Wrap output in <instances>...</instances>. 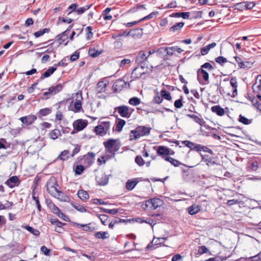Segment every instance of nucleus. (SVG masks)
Segmentation results:
<instances>
[{"instance_id":"1","label":"nucleus","mask_w":261,"mask_h":261,"mask_svg":"<svg viewBox=\"0 0 261 261\" xmlns=\"http://www.w3.org/2000/svg\"><path fill=\"white\" fill-rule=\"evenodd\" d=\"M135 62L138 66H140L142 69H146V72L150 73L153 70V67L150 65L148 61V57L143 50L139 52L135 59Z\"/></svg>"},{"instance_id":"2","label":"nucleus","mask_w":261,"mask_h":261,"mask_svg":"<svg viewBox=\"0 0 261 261\" xmlns=\"http://www.w3.org/2000/svg\"><path fill=\"white\" fill-rule=\"evenodd\" d=\"M103 145L107 152L113 154L114 155L115 152L120 149L121 143L119 140L109 139L107 141L103 142Z\"/></svg>"},{"instance_id":"3","label":"nucleus","mask_w":261,"mask_h":261,"mask_svg":"<svg viewBox=\"0 0 261 261\" xmlns=\"http://www.w3.org/2000/svg\"><path fill=\"white\" fill-rule=\"evenodd\" d=\"M98 123V125L94 128V131L97 135L104 136L107 134L110 129V122L99 120Z\"/></svg>"},{"instance_id":"4","label":"nucleus","mask_w":261,"mask_h":261,"mask_svg":"<svg viewBox=\"0 0 261 261\" xmlns=\"http://www.w3.org/2000/svg\"><path fill=\"white\" fill-rule=\"evenodd\" d=\"M95 154L92 152H89L84 155L82 158L79 157L77 159V163H81L87 168L90 167L94 162Z\"/></svg>"},{"instance_id":"5","label":"nucleus","mask_w":261,"mask_h":261,"mask_svg":"<svg viewBox=\"0 0 261 261\" xmlns=\"http://www.w3.org/2000/svg\"><path fill=\"white\" fill-rule=\"evenodd\" d=\"M54 181H53L51 178H50L47 182V191L50 195L55 197H57V194H58L59 190L58 189V184L57 181L54 179Z\"/></svg>"},{"instance_id":"6","label":"nucleus","mask_w":261,"mask_h":261,"mask_svg":"<svg viewBox=\"0 0 261 261\" xmlns=\"http://www.w3.org/2000/svg\"><path fill=\"white\" fill-rule=\"evenodd\" d=\"M124 87L129 88V83L119 79L117 80L113 84L112 90L114 93H117L122 91Z\"/></svg>"},{"instance_id":"7","label":"nucleus","mask_w":261,"mask_h":261,"mask_svg":"<svg viewBox=\"0 0 261 261\" xmlns=\"http://www.w3.org/2000/svg\"><path fill=\"white\" fill-rule=\"evenodd\" d=\"M163 204V201L159 198H152L146 200L145 203L144 208L155 210Z\"/></svg>"},{"instance_id":"8","label":"nucleus","mask_w":261,"mask_h":261,"mask_svg":"<svg viewBox=\"0 0 261 261\" xmlns=\"http://www.w3.org/2000/svg\"><path fill=\"white\" fill-rule=\"evenodd\" d=\"M73 100H75L74 107L75 109V112H79L82 110V101L83 100V97L82 93L77 92L75 94H73L72 96Z\"/></svg>"},{"instance_id":"9","label":"nucleus","mask_w":261,"mask_h":261,"mask_svg":"<svg viewBox=\"0 0 261 261\" xmlns=\"http://www.w3.org/2000/svg\"><path fill=\"white\" fill-rule=\"evenodd\" d=\"M109 177L103 172H100L96 176L95 179L99 186H106L109 182Z\"/></svg>"},{"instance_id":"10","label":"nucleus","mask_w":261,"mask_h":261,"mask_svg":"<svg viewBox=\"0 0 261 261\" xmlns=\"http://www.w3.org/2000/svg\"><path fill=\"white\" fill-rule=\"evenodd\" d=\"M88 125L86 120L79 119L75 121L73 123V127L77 132L83 130Z\"/></svg>"},{"instance_id":"11","label":"nucleus","mask_w":261,"mask_h":261,"mask_svg":"<svg viewBox=\"0 0 261 261\" xmlns=\"http://www.w3.org/2000/svg\"><path fill=\"white\" fill-rule=\"evenodd\" d=\"M116 110H117L118 113L120 115L124 118H129L130 116V113H129L128 107L126 106H121L116 108Z\"/></svg>"},{"instance_id":"12","label":"nucleus","mask_w":261,"mask_h":261,"mask_svg":"<svg viewBox=\"0 0 261 261\" xmlns=\"http://www.w3.org/2000/svg\"><path fill=\"white\" fill-rule=\"evenodd\" d=\"M19 182V178L17 176H13L5 182V184L9 188H13L16 186H18Z\"/></svg>"},{"instance_id":"13","label":"nucleus","mask_w":261,"mask_h":261,"mask_svg":"<svg viewBox=\"0 0 261 261\" xmlns=\"http://www.w3.org/2000/svg\"><path fill=\"white\" fill-rule=\"evenodd\" d=\"M156 152L159 155L161 156L162 158L163 156H167L166 155L169 154H172L170 153V149L164 146L158 147Z\"/></svg>"},{"instance_id":"14","label":"nucleus","mask_w":261,"mask_h":261,"mask_svg":"<svg viewBox=\"0 0 261 261\" xmlns=\"http://www.w3.org/2000/svg\"><path fill=\"white\" fill-rule=\"evenodd\" d=\"M201 75L202 76V78L204 80L205 82H207V83H208L209 81V74L208 72L204 70L203 69H199L197 71V79L200 83V84H203L199 80V75Z\"/></svg>"},{"instance_id":"15","label":"nucleus","mask_w":261,"mask_h":261,"mask_svg":"<svg viewBox=\"0 0 261 261\" xmlns=\"http://www.w3.org/2000/svg\"><path fill=\"white\" fill-rule=\"evenodd\" d=\"M175 46L161 47L158 51L161 53L166 52V55L171 56L176 51Z\"/></svg>"},{"instance_id":"16","label":"nucleus","mask_w":261,"mask_h":261,"mask_svg":"<svg viewBox=\"0 0 261 261\" xmlns=\"http://www.w3.org/2000/svg\"><path fill=\"white\" fill-rule=\"evenodd\" d=\"M57 70L56 67L52 66L49 67L46 71H45L40 76L38 81H41L45 78L49 77L53 73Z\"/></svg>"},{"instance_id":"17","label":"nucleus","mask_w":261,"mask_h":261,"mask_svg":"<svg viewBox=\"0 0 261 261\" xmlns=\"http://www.w3.org/2000/svg\"><path fill=\"white\" fill-rule=\"evenodd\" d=\"M182 144L187 147L190 148L191 150L198 152L199 144L195 143L188 140H185L181 142Z\"/></svg>"},{"instance_id":"18","label":"nucleus","mask_w":261,"mask_h":261,"mask_svg":"<svg viewBox=\"0 0 261 261\" xmlns=\"http://www.w3.org/2000/svg\"><path fill=\"white\" fill-rule=\"evenodd\" d=\"M139 66L136 67L134 69L131 74L130 77L132 79V80L130 81V82L139 79L142 75L147 73L146 72V71L143 72H139Z\"/></svg>"},{"instance_id":"19","label":"nucleus","mask_w":261,"mask_h":261,"mask_svg":"<svg viewBox=\"0 0 261 261\" xmlns=\"http://www.w3.org/2000/svg\"><path fill=\"white\" fill-rule=\"evenodd\" d=\"M138 183L137 178H134L132 179H128L125 184V188L128 191L133 190L137 184Z\"/></svg>"},{"instance_id":"20","label":"nucleus","mask_w":261,"mask_h":261,"mask_svg":"<svg viewBox=\"0 0 261 261\" xmlns=\"http://www.w3.org/2000/svg\"><path fill=\"white\" fill-rule=\"evenodd\" d=\"M163 159H164L165 161L170 162L171 164V165H172L174 167H179L180 165H184L185 166H187L186 165L182 164L179 161L174 159L169 156H163Z\"/></svg>"},{"instance_id":"21","label":"nucleus","mask_w":261,"mask_h":261,"mask_svg":"<svg viewBox=\"0 0 261 261\" xmlns=\"http://www.w3.org/2000/svg\"><path fill=\"white\" fill-rule=\"evenodd\" d=\"M137 128L138 129V132L139 133L140 137L149 135L151 129L150 127L144 126H139Z\"/></svg>"},{"instance_id":"22","label":"nucleus","mask_w":261,"mask_h":261,"mask_svg":"<svg viewBox=\"0 0 261 261\" xmlns=\"http://www.w3.org/2000/svg\"><path fill=\"white\" fill-rule=\"evenodd\" d=\"M186 116L193 119L196 123H198L200 126H204L205 125V122L204 120L197 115L194 114H186Z\"/></svg>"},{"instance_id":"23","label":"nucleus","mask_w":261,"mask_h":261,"mask_svg":"<svg viewBox=\"0 0 261 261\" xmlns=\"http://www.w3.org/2000/svg\"><path fill=\"white\" fill-rule=\"evenodd\" d=\"M211 111L219 116L224 115L225 111L223 108L219 105L214 106L211 108Z\"/></svg>"},{"instance_id":"24","label":"nucleus","mask_w":261,"mask_h":261,"mask_svg":"<svg viewBox=\"0 0 261 261\" xmlns=\"http://www.w3.org/2000/svg\"><path fill=\"white\" fill-rule=\"evenodd\" d=\"M64 84L65 83H64V84L62 85L61 83H59L55 86H52L49 88L48 89V91H51L52 95H55L62 90Z\"/></svg>"},{"instance_id":"25","label":"nucleus","mask_w":261,"mask_h":261,"mask_svg":"<svg viewBox=\"0 0 261 261\" xmlns=\"http://www.w3.org/2000/svg\"><path fill=\"white\" fill-rule=\"evenodd\" d=\"M141 28L132 30L129 31V36L134 38H141L143 34Z\"/></svg>"},{"instance_id":"26","label":"nucleus","mask_w":261,"mask_h":261,"mask_svg":"<svg viewBox=\"0 0 261 261\" xmlns=\"http://www.w3.org/2000/svg\"><path fill=\"white\" fill-rule=\"evenodd\" d=\"M52 112L51 108H46L40 109L37 113V115L39 118H41L43 116H46L50 114Z\"/></svg>"},{"instance_id":"27","label":"nucleus","mask_w":261,"mask_h":261,"mask_svg":"<svg viewBox=\"0 0 261 261\" xmlns=\"http://www.w3.org/2000/svg\"><path fill=\"white\" fill-rule=\"evenodd\" d=\"M57 198L60 201L63 202H69L70 198L65 193L62 191H59L58 194H57Z\"/></svg>"},{"instance_id":"28","label":"nucleus","mask_w":261,"mask_h":261,"mask_svg":"<svg viewBox=\"0 0 261 261\" xmlns=\"http://www.w3.org/2000/svg\"><path fill=\"white\" fill-rule=\"evenodd\" d=\"M77 196L83 201H86L89 198L88 193L84 190H79L77 192Z\"/></svg>"},{"instance_id":"29","label":"nucleus","mask_w":261,"mask_h":261,"mask_svg":"<svg viewBox=\"0 0 261 261\" xmlns=\"http://www.w3.org/2000/svg\"><path fill=\"white\" fill-rule=\"evenodd\" d=\"M107 85L108 83H106L103 81L99 82L97 84V94L105 92L106 91V88L107 87Z\"/></svg>"},{"instance_id":"30","label":"nucleus","mask_w":261,"mask_h":261,"mask_svg":"<svg viewBox=\"0 0 261 261\" xmlns=\"http://www.w3.org/2000/svg\"><path fill=\"white\" fill-rule=\"evenodd\" d=\"M190 13L186 12H176L173 13L170 15L171 17H181L184 19H188L189 17Z\"/></svg>"},{"instance_id":"31","label":"nucleus","mask_w":261,"mask_h":261,"mask_svg":"<svg viewBox=\"0 0 261 261\" xmlns=\"http://www.w3.org/2000/svg\"><path fill=\"white\" fill-rule=\"evenodd\" d=\"M200 208L201 207L199 205H192L188 208V213L193 215L200 212Z\"/></svg>"},{"instance_id":"32","label":"nucleus","mask_w":261,"mask_h":261,"mask_svg":"<svg viewBox=\"0 0 261 261\" xmlns=\"http://www.w3.org/2000/svg\"><path fill=\"white\" fill-rule=\"evenodd\" d=\"M94 237L97 239H106L109 237V233L107 231H98L94 234Z\"/></svg>"},{"instance_id":"33","label":"nucleus","mask_w":261,"mask_h":261,"mask_svg":"<svg viewBox=\"0 0 261 261\" xmlns=\"http://www.w3.org/2000/svg\"><path fill=\"white\" fill-rule=\"evenodd\" d=\"M118 122H116V130L118 132H120L125 124L126 122L124 120L121 119H118Z\"/></svg>"},{"instance_id":"34","label":"nucleus","mask_w":261,"mask_h":261,"mask_svg":"<svg viewBox=\"0 0 261 261\" xmlns=\"http://www.w3.org/2000/svg\"><path fill=\"white\" fill-rule=\"evenodd\" d=\"M74 225H76L78 227H83V230L86 231H93L95 229L94 227H91L90 226V223L88 224H81L77 223H74Z\"/></svg>"},{"instance_id":"35","label":"nucleus","mask_w":261,"mask_h":261,"mask_svg":"<svg viewBox=\"0 0 261 261\" xmlns=\"http://www.w3.org/2000/svg\"><path fill=\"white\" fill-rule=\"evenodd\" d=\"M184 24V22H182L176 23L170 28L169 31L172 32L179 31L183 27Z\"/></svg>"},{"instance_id":"36","label":"nucleus","mask_w":261,"mask_h":261,"mask_svg":"<svg viewBox=\"0 0 261 261\" xmlns=\"http://www.w3.org/2000/svg\"><path fill=\"white\" fill-rule=\"evenodd\" d=\"M60 160L66 161L69 158V151L68 150H64L62 151L58 158Z\"/></svg>"},{"instance_id":"37","label":"nucleus","mask_w":261,"mask_h":261,"mask_svg":"<svg viewBox=\"0 0 261 261\" xmlns=\"http://www.w3.org/2000/svg\"><path fill=\"white\" fill-rule=\"evenodd\" d=\"M49 136L51 139L55 140L57 139L59 136H61V132L60 130L58 129H55L49 133Z\"/></svg>"},{"instance_id":"38","label":"nucleus","mask_w":261,"mask_h":261,"mask_svg":"<svg viewBox=\"0 0 261 261\" xmlns=\"http://www.w3.org/2000/svg\"><path fill=\"white\" fill-rule=\"evenodd\" d=\"M70 204L72 206V207H73L75 209H76L77 211L83 213L86 212L87 211L86 208L82 205L76 203L74 202H71Z\"/></svg>"},{"instance_id":"39","label":"nucleus","mask_w":261,"mask_h":261,"mask_svg":"<svg viewBox=\"0 0 261 261\" xmlns=\"http://www.w3.org/2000/svg\"><path fill=\"white\" fill-rule=\"evenodd\" d=\"M111 10V8H107L103 11L102 14L103 19L105 20H110L112 19V16L111 15H109V13Z\"/></svg>"},{"instance_id":"40","label":"nucleus","mask_w":261,"mask_h":261,"mask_svg":"<svg viewBox=\"0 0 261 261\" xmlns=\"http://www.w3.org/2000/svg\"><path fill=\"white\" fill-rule=\"evenodd\" d=\"M96 216L100 219L101 223L103 225H107L108 224V220L109 216L104 214H96Z\"/></svg>"},{"instance_id":"41","label":"nucleus","mask_w":261,"mask_h":261,"mask_svg":"<svg viewBox=\"0 0 261 261\" xmlns=\"http://www.w3.org/2000/svg\"><path fill=\"white\" fill-rule=\"evenodd\" d=\"M24 228L35 236H39L40 235V231L38 229H35L29 225H25L24 226Z\"/></svg>"},{"instance_id":"42","label":"nucleus","mask_w":261,"mask_h":261,"mask_svg":"<svg viewBox=\"0 0 261 261\" xmlns=\"http://www.w3.org/2000/svg\"><path fill=\"white\" fill-rule=\"evenodd\" d=\"M102 51H99L95 48H89L88 54L90 56L93 58H96L100 55Z\"/></svg>"},{"instance_id":"43","label":"nucleus","mask_w":261,"mask_h":261,"mask_svg":"<svg viewBox=\"0 0 261 261\" xmlns=\"http://www.w3.org/2000/svg\"><path fill=\"white\" fill-rule=\"evenodd\" d=\"M49 28H44L43 30H40L37 32L34 33V35L36 38H38L41 36H43L45 33L49 32Z\"/></svg>"},{"instance_id":"44","label":"nucleus","mask_w":261,"mask_h":261,"mask_svg":"<svg viewBox=\"0 0 261 261\" xmlns=\"http://www.w3.org/2000/svg\"><path fill=\"white\" fill-rule=\"evenodd\" d=\"M161 95L162 96L163 99L165 98L167 100H171L172 99L170 93L165 89H162L161 91Z\"/></svg>"},{"instance_id":"45","label":"nucleus","mask_w":261,"mask_h":261,"mask_svg":"<svg viewBox=\"0 0 261 261\" xmlns=\"http://www.w3.org/2000/svg\"><path fill=\"white\" fill-rule=\"evenodd\" d=\"M77 6L78 4L77 3H73L70 5L67 10V12H68V15H70L74 12H76Z\"/></svg>"},{"instance_id":"46","label":"nucleus","mask_w":261,"mask_h":261,"mask_svg":"<svg viewBox=\"0 0 261 261\" xmlns=\"http://www.w3.org/2000/svg\"><path fill=\"white\" fill-rule=\"evenodd\" d=\"M129 137L130 140H132L133 139H137L140 137L139 133V132H138V129L137 127L135 129L130 131Z\"/></svg>"},{"instance_id":"47","label":"nucleus","mask_w":261,"mask_h":261,"mask_svg":"<svg viewBox=\"0 0 261 261\" xmlns=\"http://www.w3.org/2000/svg\"><path fill=\"white\" fill-rule=\"evenodd\" d=\"M85 167H86L85 166V165H76L75 167V170H74L75 174H77V175L82 174V173L85 170Z\"/></svg>"},{"instance_id":"48","label":"nucleus","mask_w":261,"mask_h":261,"mask_svg":"<svg viewBox=\"0 0 261 261\" xmlns=\"http://www.w3.org/2000/svg\"><path fill=\"white\" fill-rule=\"evenodd\" d=\"M128 103L133 106H138L141 103V100L137 97H133L129 99Z\"/></svg>"},{"instance_id":"49","label":"nucleus","mask_w":261,"mask_h":261,"mask_svg":"<svg viewBox=\"0 0 261 261\" xmlns=\"http://www.w3.org/2000/svg\"><path fill=\"white\" fill-rule=\"evenodd\" d=\"M91 6V5H86L84 7H80L79 8L77 9V10H76V12L79 15H81L83 14L85 11L88 10Z\"/></svg>"},{"instance_id":"50","label":"nucleus","mask_w":261,"mask_h":261,"mask_svg":"<svg viewBox=\"0 0 261 261\" xmlns=\"http://www.w3.org/2000/svg\"><path fill=\"white\" fill-rule=\"evenodd\" d=\"M239 122L245 125L249 124L252 122V120H249L242 115L239 116Z\"/></svg>"},{"instance_id":"51","label":"nucleus","mask_w":261,"mask_h":261,"mask_svg":"<svg viewBox=\"0 0 261 261\" xmlns=\"http://www.w3.org/2000/svg\"><path fill=\"white\" fill-rule=\"evenodd\" d=\"M202 150L204 152H208L212 155L214 154V152L212 149L208 148L206 146L199 144L198 152L201 151Z\"/></svg>"},{"instance_id":"52","label":"nucleus","mask_w":261,"mask_h":261,"mask_svg":"<svg viewBox=\"0 0 261 261\" xmlns=\"http://www.w3.org/2000/svg\"><path fill=\"white\" fill-rule=\"evenodd\" d=\"M32 198L36 202L38 211H41V206L39 200V197L38 196H35V193L34 192H32Z\"/></svg>"},{"instance_id":"53","label":"nucleus","mask_w":261,"mask_h":261,"mask_svg":"<svg viewBox=\"0 0 261 261\" xmlns=\"http://www.w3.org/2000/svg\"><path fill=\"white\" fill-rule=\"evenodd\" d=\"M46 203L48 207L51 209L53 213L58 211V209L59 207L57 206L51 200H49V201L47 200Z\"/></svg>"},{"instance_id":"54","label":"nucleus","mask_w":261,"mask_h":261,"mask_svg":"<svg viewBox=\"0 0 261 261\" xmlns=\"http://www.w3.org/2000/svg\"><path fill=\"white\" fill-rule=\"evenodd\" d=\"M136 163L140 166L145 164V161L141 155H137L135 158Z\"/></svg>"},{"instance_id":"55","label":"nucleus","mask_w":261,"mask_h":261,"mask_svg":"<svg viewBox=\"0 0 261 261\" xmlns=\"http://www.w3.org/2000/svg\"><path fill=\"white\" fill-rule=\"evenodd\" d=\"M27 119L28 120V125H31L37 119V116L34 115L27 116Z\"/></svg>"},{"instance_id":"56","label":"nucleus","mask_w":261,"mask_h":261,"mask_svg":"<svg viewBox=\"0 0 261 261\" xmlns=\"http://www.w3.org/2000/svg\"><path fill=\"white\" fill-rule=\"evenodd\" d=\"M174 106L175 108L177 109H180L183 106L182 96H180L179 99H178L174 101Z\"/></svg>"},{"instance_id":"57","label":"nucleus","mask_w":261,"mask_h":261,"mask_svg":"<svg viewBox=\"0 0 261 261\" xmlns=\"http://www.w3.org/2000/svg\"><path fill=\"white\" fill-rule=\"evenodd\" d=\"M252 65V63H250L248 61L243 62L242 63H240V65L239 66L240 68H250L251 67Z\"/></svg>"},{"instance_id":"58","label":"nucleus","mask_w":261,"mask_h":261,"mask_svg":"<svg viewBox=\"0 0 261 261\" xmlns=\"http://www.w3.org/2000/svg\"><path fill=\"white\" fill-rule=\"evenodd\" d=\"M215 61L217 63L220 64L221 65L227 62V59L222 56L218 57L215 59Z\"/></svg>"},{"instance_id":"59","label":"nucleus","mask_w":261,"mask_h":261,"mask_svg":"<svg viewBox=\"0 0 261 261\" xmlns=\"http://www.w3.org/2000/svg\"><path fill=\"white\" fill-rule=\"evenodd\" d=\"M50 222L51 223V224H59V225H61L62 227H63L64 226H65V225H67L66 223H63V222L60 221L57 219H51L50 220Z\"/></svg>"},{"instance_id":"60","label":"nucleus","mask_w":261,"mask_h":261,"mask_svg":"<svg viewBox=\"0 0 261 261\" xmlns=\"http://www.w3.org/2000/svg\"><path fill=\"white\" fill-rule=\"evenodd\" d=\"M92 28L91 27H87L86 28V31L87 32V39H90L93 36V33H92Z\"/></svg>"},{"instance_id":"61","label":"nucleus","mask_w":261,"mask_h":261,"mask_svg":"<svg viewBox=\"0 0 261 261\" xmlns=\"http://www.w3.org/2000/svg\"><path fill=\"white\" fill-rule=\"evenodd\" d=\"M163 100L162 96L161 95L160 96L158 93L153 98L154 102L157 104H160L162 102Z\"/></svg>"},{"instance_id":"62","label":"nucleus","mask_w":261,"mask_h":261,"mask_svg":"<svg viewBox=\"0 0 261 261\" xmlns=\"http://www.w3.org/2000/svg\"><path fill=\"white\" fill-rule=\"evenodd\" d=\"M41 251L46 256H48L49 255V253L50 252V250L48 249L46 246H42L40 248Z\"/></svg>"},{"instance_id":"63","label":"nucleus","mask_w":261,"mask_h":261,"mask_svg":"<svg viewBox=\"0 0 261 261\" xmlns=\"http://www.w3.org/2000/svg\"><path fill=\"white\" fill-rule=\"evenodd\" d=\"M198 251L199 254H202L208 252V250L205 246H201L198 247Z\"/></svg>"},{"instance_id":"64","label":"nucleus","mask_w":261,"mask_h":261,"mask_svg":"<svg viewBox=\"0 0 261 261\" xmlns=\"http://www.w3.org/2000/svg\"><path fill=\"white\" fill-rule=\"evenodd\" d=\"M252 261H259L261 260V251L257 255L250 257Z\"/></svg>"}]
</instances>
